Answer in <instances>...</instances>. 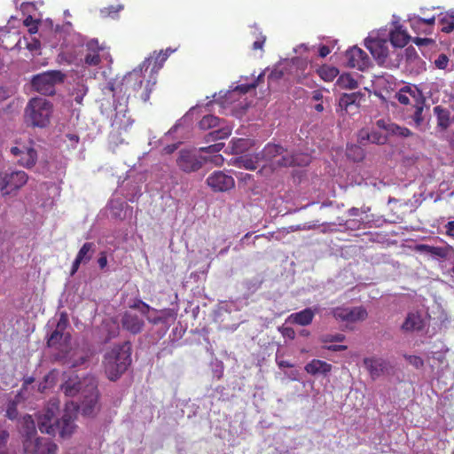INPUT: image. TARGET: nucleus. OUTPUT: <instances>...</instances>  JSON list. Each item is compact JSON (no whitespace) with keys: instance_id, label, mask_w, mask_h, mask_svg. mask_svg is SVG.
I'll use <instances>...</instances> for the list:
<instances>
[{"instance_id":"4c0bfd02","label":"nucleus","mask_w":454,"mask_h":454,"mask_svg":"<svg viewBox=\"0 0 454 454\" xmlns=\"http://www.w3.org/2000/svg\"><path fill=\"white\" fill-rule=\"evenodd\" d=\"M441 30L445 33L454 31V15L450 13L443 14L440 19Z\"/></svg>"},{"instance_id":"b1692460","label":"nucleus","mask_w":454,"mask_h":454,"mask_svg":"<svg viewBox=\"0 0 454 454\" xmlns=\"http://www.w3.org/2000/svg\"><path fill=\"white\" fill-rule=\"evenodd\" d=\"M121 325L123 329L132 334H137L142 331L145 323L141 316L133 311H126L122 315Z\"/></svg>"},{"instance_id":"a18cd8bd","label":"nucleus","mask_w":454,"mask_h":454,"mask_svg":"<svg viewBox=\"0 0 454 454\" xmlns=\"http://www.w3.org/2000/svg\"><path fill=\"white\" fill-rule=\"evenodd\" d=\"M124 6L122 4H117V5H110L108 7H104L100 10V14L102 17H111V18H116L118 16V13L123 10Z\"/></svg>"},{"instance_id":"864d4df0","label":"nucleus","mask_w":454,"mask_h":454,"mask_svg":"<svg viewBox=\"0 0 454 454\" xmlns=\"http://www.w3.org/2000/svg\"><path fill=\"white\" fill-rule=\"evenodd\" d=\"M345 336L341 333L326 334L322 337V341L332 342V341H342Z\"/></svg>"},{"instance_id":"20e7f679","label":"nucleus","mask_w":454,"mask_h":454,"mask_svg":"<svg viewBox=\"0 0 454 454\" xmlns=\"http://www.w3.org/2000/svg\"><path fill=\"white\" fill-rule=\"evenodd\" d=\"M259 154L262 162L260 173L268 168L274 171L283 167L307 166L311 160L307 153H294L276 144L266 145Z\"/></svg>"},{"instance_id":"338daca9","label":"nucleus","mask_w":454,"mask_h":454,"mask_svg":"<svg viewBox=\"0 0 454 454\" xmlns=\"http://www.w3.org/2000/svg\"><path fill=\"white\" fill-rule=\"evenodd\" d=\"M177 148V145L176 144H172V145H164L162 146V151L166 153V154H170L172 153L174 151H176Z\"/></svg>"},{"instance_id":"cd10ccee","label":"nucleus","mask_w":454,"mask_h":454,"mask_svg":"<svg viewBox=\"0 0 454 454\" xmlns=\"http://www.w3.org/2000/svg\"><path fill=\"white\" fill-rule=\"evenodd\" d=\"M304 370L310 375H325L332 370V364L319 359H313L309 362Z\"/></svg>"},{"instance_id":"c85d7f7f","label":"nucleus","mask_w":454,"mask_h":454,"mask_svg":"<svg viewBox=\"0 0 454 454\" xmlns=\"http://www.w3.org/2000/svg\"><path fill=\"white\" fill-rule=\"evenodd\" d=\"M361 98L362 95L360 93H344L340 98L339 106L341 110L348 113L349 108H357V105Z\"/></svg>"},{"instance_id":"423d86ee","label":"nucleus","mask_w":454,"mask_h":454,"mask_svg":"<svg viewBox=\"0 0 454 454\" xmlns=\"http://www.w3.org/2000/svg\"><path fill=\"white\" fill-rule=\"evenodd\" d=\"M131 348L129 342L113 347L104 356V368L110 380H116L131 363Z\"/></svg>"},{"instance_id":"4be33fe9","label":"nucleus","mask_w":454,"mask_h":454,"mask_svg":"<svg viewBox=\"0 0 454 454\" xmlns=\"http://www.w3.org/2000/svg\"><path fill=\"white\" fill-rule=\"evenodd\" d=\"M427 313L410 312L402 325V329L405 332L420 331L427 325Z\"/></svg>"},{"instance_id":"f704fd0d","label":"nucleus","mask_w":454,"mask_h":454,"mask_svg":"<svg viewBox=\"0 0 454 454\" xmlns=\"http://www.w3.org/2000/svg\"><path fill=\"white\" fill-rule=\"evenodd\" d=\"M318 75L325 82H331L339 74V70L331 66H323L317 70Z\"/></svg>"},{"instance_id":"e433bc0d","label":"nucleus","mask_w":454,"mask_h":454,"mask_svg":"<svg viewBox=\"0 0 454 454\" xmlns=\"http://www.w3.org/2000/svg\"><path fill=\"white\" fill-rule=\"evenodd\" d=\"M434 65L436 68L446 71H452L454 69L453 62L450 61L446 54H439L434 60Z\"/></svg>"},{"instance_id":"c03bdc74","label":"nucleus","mask_w":454,"mask_h":454,"mask_svg":"<svg viewBox=\"0 0 454 454\" xmlns=\"http://www.w3.org/2000/svg\"><path fill=\"white\" fill-rule=\"evenodd\" d=\"M409 22L411 27H415V24H422V25H428L433 26L435 22V17L432 16L431 18H420L418 15H411L409 16Z\"/></svg>"},{"instance_id":"6e6552de","label":"nucleus","mask_w":454,"mask_h":454,"mask_svg":"<svg viewBox=\"0 0 454 454\" xmlns=\"http://www.w3.org/2000/svg\"><path fill=\"white\" fill-rule=\"evenodd\" d=\"M52 105L43 98H31L25 108V121L33 127L44 128L50 123Z\"/></svg>"},{"instance_id":"9b49d317","label":"nucleus","mask_w":454,"mask_h":454,"mask_svg":"<svg viewBox=\"0 0 454 454\" xmlns=\"http://www.w3.org/2000/svg\"><path fill=\"white\" fill-rule=\"evenodd\" d=\"M168 57L169 53L163 52V51L159 52L154 51L153 55L149 57L151 58V65L148 69V79L145 87V92L141 95V99L144 102L149 100L151 91L157 82V74Z\"/></svg>"},{"instance_id":"4d7b16f0","label":"nucleus","mask_w":454,"mask_h":454,"mask_svg":"<svg viewBox=\"0 0 454 454\" xmlns=\"http://www.w3.org/2000/svg\"><path fill=\"white\" fill-rule=\"evenodd\" d=\"M376 125H377L378 128H380L381 129H384V130L387 131L390 134V126L394 125V123L390 122V121H388L387 120L380 119V120H378L376 121Z\"/></svg>"},{"instance_id":"dca6fc26","label":"nucleus","mask_w":454,"mask_h":454,"mask_svg":"<svg viewBox=\"0 0 454 454\" xmlns=\"http://www.w3.org/2000/svg\"><path fill=\"white\" fill-rule=\"evenodd\" d=\"M345 65L351 68L364 71L371 66V59L368 54L357 46L348 49L344 55Z\"/></svg>"},{"instance_id":"de8ad7c7","label":"nucleus","mask_w":454,"mask_h":454,"mask_svg":"<svg viewBox=\"0 0 454 454\" xmlns=\"http://www.w3.org/2000/svg\"><path fill=\"white\" fill-rule=\"evenodd\" d=\"M138 309L142 316L146 317L147 320L153 324H158L161 321V318L158 316L153 317L149 315L151 308L145 302H141L138 305Z\"/></svg>"},{"instance_id":"bb28decb","label":"nucleus","mask_w":454,"mask_h":454,"mask_svg":"<svg viewBox=\"0 0 454 454\" xmlns=\"http://www.w3.org/2000/svg\"><path fill=\"white\" fill-rule=\"evenodd\" d=\"M314 316L315 310L310 308H307L301 311L291 314L287 317L286 322L306 326L312 322Z\"/></svg>"},{"instance_id":"a878e982","label":"nucleus","mask_w":454,"mask_h":454,"mask_svg":"<svg viewBox=\"0 0 454 454\" xmlns=\"http://www.w3.org/2000/svg\"><path fill=\"white\" fill-rule=\"evenodd\" d=\"M223 143H217L207 147L199 148L201 154L207 157V162L212 163L215 166H221L223 163V157L218 153L223 148Z\"/></svg>"},{"instance_id":"473e14b6","label":"nucleus","mask_w":454,"mask_h":454,"mask_svg":"<svg viewBox=\"0 0 454 454\" xmlns=\"http://www.w3.org/2000/svg\"><path fill=\"white\" fill-rule=\"evenodd\" d=\"M336 85L340 89L354 90L358 87V82L350 74L345 73L338 77Z\"/></svg>"},{"instance_id":"393cba45","label":"nucleus","mask_w":454,"mask_h":454,"mask_svg":"<svg viewBox=\"0 0 454 454\" xmlns=\"http://www.w3.org/2000/svg\"><path fill=\"white\" fill-rule=\"evenodd\" d=\"M386 141L387 137L377 130L362 129L357 134V142L362 145H364L368 142L376 145H383Z\"/></svg>"},{"instance_id":"5701e85b","label":"nucleus","mask_w":454,"mask_h":454,"mask_svg":"<svg viewBox=\"0 0 454 454\" xmlns=\"http://www.w3.org/2000/svg\"><path fill=\"white\" fill-rule=\"evenodd\" d=\"M96 253V245L93 242L84 243L78 251L76 257L72 264L71 275H74L82 263L85 264L90 261Z\"/></svg>"},{"instance_id":"58836bf2","label":"nucleus","mask_w":454,"mask_h":454,"mask_svg":"<svg viewBox=\"0 0 454 454\" xmlns=\"http://www.w3.org/2000/svg\"><path fill=\"white\" fill-rule=\"evenodd\" d=\"M220 119L213 114H206L199 122V126L201 129H208L215 128L219 125Z\"/></svg>"},{"instance_id":"37998d69","label":"nucleus","mask_w":454,"mask_h":454,"mask_svg":"<svg viewBox=\"0 0 454 454\" xmlns=\"http://www.w3.org/2000/svg\"><path fill=\"white\" fill-rule=\"evenodd\" d=\"M442 269L444 274L454 278V254L452 253L442 261Z\"/></svg>"},{"instance_id":"5fc2aeb1","label":"nucleus","mask_w":454,"mask_h":454,"mask_svg":"<svg viewBox=\"0 0 454 454\" xmlns=\"http://www.w3.org/2000/svg\"><path fill=\"white\" fill-rule=\"evenodd\" d=\"M9 434L6 430L0 427V449L4 447L8 440ZM0 454H7L4 450H0Z\"/></svg>"},{"instance_id":"13d9d810","label":"nucleus","mask_w":454,"mask_h":454,"mask_svg":"<svg viewBox=\"0 0 454 454\" xmlns=\"http://www.w3.org/2000/svg\"><path fill=\"white\" fill-rule=\"evenodd\" d=\"M266 37L260 34V35L256 38V40L253 43L254 50H262L264 44Z\"/></svg>"},{"instance_id":"e2e57ef3","label":"nucleus","mask_w":454,"mask_h":454,"mask_svg":"<svg viewBox=\"0 0 454 454\" xmlns=\"http://www.w3.org/2000/svg\"><path fill=\"white\" fill-rule=\"evenodd\" d=\"M98 263L100 269H105L107 265V258L105 252L100 253V256L98 259Z\"/></svg>"},{"instance_id":"2eb2a0df","label":"nucleus","mask_w":454,"mask_h":454,"mask_svg":"<svg viewBox=\"0 0 454 454\" xmlns=\"http://www.w3.org/2000/svg\"><path fill=\"white\" fill-rule=\"evenodd\" d=\"M333 317L342 323L350 324L364 320L367 311L363 306L338 307L332 310Z\"/></svg>"},{"instance_id":"6e6d98bb","label":"nucleus","mask_w":454,"mask_h":454,"mask_svg":"<svg viewBox=\"0 0 454 454\" xmlns=\"http://www.w3.org/2000/svg\"><path fill=\"white\" fill-rule=\"evenodd\" d=\"M122 207H123V203L122 202H114V201H112L111 202V210L113 211V214L115 215V216H118V217H121V211L122 210Z\"/></svg>"},{"instance_id":"c9c22d12","label":"nucleus","mask_w":454,"mask_h":454,"mask_svg":"<svg viewBox=\"0 0 454 454\" xmlns=\"http://www.w3.org/2000/svg\"><path fill=\"white\" fill-rule=\"evenodd\" d=\"M346 154L353 161H361L364 158V150L356 145H348L346 148Z\"/></svg>"},{"instance_id":"7ed1b4c3","label":"nucleus","mask_w":454,"mask_h":454,"mask_svg":"<svg viewBox=\"0 0 454 454\" xmlns=\"http://www.w3.org/2000/svg\"><path fill=\"white\" fill-rule=\"evenodd\" d=\"M102 51L98 40L91 39L85 44L81 35L69 33L60 45L59 56L69 64L96 67L101 61Z\"/></svg>"},{"instance_id":"f8f14e48","label":"nucleus","mask_w":454,"mask_h":454,"mask_svg":"<svg viewBox=\"0 0 454 454\" xmlns=\"http://www.w3.org/2000/svg\"><path fill=\"white\" fill-rule=\"evenodd\" d=\"M57 444L49 437L28 436L23 440L24 454H56Z\"/></svg>"},{"instance_id":"0eeeda50","label":"nucleus","mask_w":454,"mask_h":454,"mask_svg":"<svg viewBox=\"0 0 454 454\" xmlns=\"http://www.w3.org/2000/svg\"><path fill=\"white\" fill-rule=\"evenodd\" d=\"M264 75L263 73L260 74L257 77V80L250 84H240L230 87L225 92L220 91L215 99L217 103H219L223 108L231 106L233 110L236 109H245L247 107V103L246 98H243L244 96L251 90L254 89L258 82Z\"/></svg>"},{"instance_id":"aec40b11","label":"nucleus","mask_w":454,"mask_h":454,"mask_svg":"<svg viewBox=\"0 0 454 454\" xmlns=\"http://www.w3.org/2000/svg\"><path fill=\"white\" fill-rule=\"evenodd\" d=\"M422 98L421 91L415 85L403 86L395 95V98L400 104L408 106V108L412 106Z\"/></svg>"},{"instance_id":"1a4fd4ad","label":"nucleus","mask_w":454,"mask_h":454,"mask_svg":"<svg viewBox=\"0 0 454 454\" xmlns=\"http://www.w3.org/2000/svg\"><path fill=\"white\" fill-rule=\"evenodd\" d=\"M207 163V157L199 148L183 149L178 153L177 167L185 173L198 171Z\"/></svg>"},{"instance_id":"680f3d73","label":"nucleus","mask_w":454,"mask_h":454,"mask_svg":"<svg viewBox=\"0 0 454 454\" xmlns=\"http://www.w3.org/2000/svg\"><path fill=\"white\" fill-rule=\"evenodd\" d=\"M282 335L288 339H294L295 337V332L291 327H284L282 329Z\"/></svg>"},{"instance_id":"09e8293b","label":"nucleus","mask_w":454,"mask_h":454,"mask_svg":"<svg viewBox=\"0 0 454 454\" xmlns=\"http://www.w3.org/2000/svg\"><path fill=\"white\" fill-rule=\"evenodd\" d=\"M390 134L401 137H408L413 135L408 128L399 126L395 123L390 126Z\"/></svg>"},{"instance_id":"f03ea898","label":"nucleus","mask_w":454,"mask_h":454,"mask_svg":"<svg viewBox=\"0 0 454 454\" xmlns=\"http://www.w3.org/2000/svg\"><path fill=\"white\" fill-rule=\"evenodd\" d=\"M79 408L73 402L71 403H67L62 418L56 419V414L59 411V401L58 398H51L37 418L40 431L48 434L59 433L62 438L70 437L76 428L74 419Z\"/></svg>"},{"instance_id":"0e129e2a","label":"nucleus","mask_w":454,"mask_h":454,"mask_svg":"<svg viewBox=\"0 0 454 454\" xmlns=\"http://www.w3.org/2000/svg\"><path fill=\"white\" fill-rule=\"evenodd\" d=\"M433 246L421 244L417 246V250L422 254H425L427 255H429V253L431 251Z\"/></svg>"},{"instance_id":"8fccbe9b","label":"nucleus","mask_w":454,"mask_h":454,"mask_svg":"<svg viewBox=\"0 0 454 454\" xmlns=\"http://www.w3.org/2000/svg\"><path fill=\"white\" fill-rule=\"evenodd\" d=\"M17 403L18 401L13 400L10 401L7 404L6 417L11 420H14L18 418Z\"/></svg>"},{"instance_id":"f3484780","label":"nucleus","mask_w":454,"mask_h":454,"mask_svg":"<svg viewBox=\"0 0 454 454\" xmlns=\"http://www.w3.org/2000/svg\"><path fill=\"white\" fill-rule=\"evenodd\" d=\"M27 175L22 170L2 173L0 190L4 194H9L12 191L19 190L27 182Z\"/></svg>"},{"instance_id":"7c9ffc66","label":"nucleus","mask_w":454,"mask_h":454,"mask_svg":"<svg viewBox=\"0 0 454 454\" xmlns=\"http://www.w3.org/2000/svg\"><path fill=\"white\" fill-rule=\"evenodd\" d=\"M262 162L259 153L255 155H247L239 159V166L246 169L254 170L258 168H262Z\"/></svg>"},{"instance_id":"ddd939ff","label":"nucleus","mask_w":454,"mask_h":454,"mask_svg":"<svg viewBox=\"0 0 454 454\" xmlns=\"http://www.w3.org/2000/svg\"><path fill=\"white\" fill-rule=\"evenodd\" d=\"M10 152L16 158L17 162L25 168H29L36 162L37 152L35 144L30 140L27 143H17Z\"/></svg>"},{"instance_id":"39448f33","label":"nucleus","mask_w":454,"mask_h":454,"mask_svg":"<svg viewBox=\"0 0 454 454\" xmlns=\"http://www.w3.org/2000/svg\"><path fill=\"white\" fill-rule=\"evenodd\" d=\"M62 390L67 396H74L81 393L83 396L81 404L82 413L86 416H92L94 414L98 393L93 378H86L83 381L70 379L62 385Z\"/></svg>"},{"instance_id":"774afa93","label":"nucleus","mask_w":454,"mask_h":454,"mask_svg":"<svg viewBox=\"0 0 454 454\" xmlns=\"http://www.w3.org/2000/svg\"><path fill=\"white\" fill-rule=\"evenodd\" d=\"M446 233L449 236L454 237V221L449 222L446 226Z\"/></svg>"},{"instance_id":"2f4dec72","label":"nucleus","mask_w":454,"mask_h":454,"mask_svg":"<svg viewBox=\"0 0 454 454\" xmlns=\"http://www.w3.org/2000/svg\"><path fill=\"white\" fill-rule=\"evenodd\" d=\"M20 427L23 433L24 439L28 436H34L36 434L35 424L30 415H26L20 421Z\"/></svg>"},{"instance_id":"6ab92c4d","label":"nucleus","mask_w":454,"mask_h":454,"mask_svg":"<svg viewBox=\"0 0 454 454\" xmlns=\"http://www.w3.org/2000/svg\"><path fill=\"white\" fill-rule=\"evenodd\" d=\"M425 100L422 98L417 101L412 106L407 108V118L410 120L408 122L413 125L417 129L425 131L427 126V117L424 114Z\"/></svg>"},{"instance_id":"bf43d9fd","label":"nucleus","mask_w":454,"mask_h":454,"mask_svg":"<svg viewBox=\"0 0 454 454\" xmlns=\"http://www.w3.org/2000/svg\"><path fill=\"white\" fill-rule=\"evenodd\" d=\"M282 75H283V73L279 69L276 68V69L272 70L268 76L269 82L277 81L278 79L281 78Z\"/></svg>"},{"instance_id":"72a5a7b5","label":"nucleus","mask_w":454,"mask_h":454,"mask_svg":"<svg viewBox=\"0 0 454 454\" xmlns=\"http://www.w3.org/2000/svg\"><path fill=\"white\" fill-rule=\"evenodd\" d=\"M103 329L107 332V340L116 337L120 331L118 322L113 318L106 319L103 322Z\"/></svg>"},{"instance_id":"49530a36","label":"nucleus","mask_w":454,"mask_h":454,"mask_svg":"<svg viewBox=\"0 0 454 454\" xmlns=\"http://www.w3.org/2000/svg\"><path fill=\"white\" fill-rule=\"evenodd\" d=\"M434 110L438 114V125L442 129L448 128L450 124L449 113L440 106H435Z\"/></svg>"},{"instance_id":"052dcab7","label":"nucleus","mask_w":454,"mask_h":454,"mask_svg":"<svg viewBox=\"0 0 454 454\" xmlns=\"http://www.w3.org/2000/svg\"><path fill=\"white\" fill-rule=\"evenodd\" d=\"M67 325V316L65 314H61L60 316V318L57 324V327L56 329L61 331V332H64V330L66 329Z\"/></svg>"},{"instance_id":"a19ab883","label":"nucleus","mask_w":454,"mask_h":454,"mask_svg":"<svg viewBox=\"0 0 454 454\" xmlns=\"http://www.w3.org/2000/svg\"><path fill=\"white\" fill-rule=\"evenodd\" d=\"M88 92V87L82 82H77L74 88L73 96L77 104H81Z\"/></svg>"},{"instance_id":"69168bd1","label":"nucleus","mask_w":454,"mask_h":454,"mask_svg":"<svg viewBox=\"0 0 454 454\" xmlns=\"http://www.w3.org/2000/svg\"><path fill=\"white\" fill-rule=\"evenodd\" d=\"M163 138L156 139V137L150 138L149 145H152L154 148H159L163 146Z\"/></svg>"},{"instance_id":"c756f323","label":"nucleus","mask_w":454,"mask_h":454,"mask_svg":"<svg viewBox=\"0 0 454 454\" xmlns=\"http://www.w3.org/2000/svg\"><path fill=\"white\" fill-rule=\"evenodd\" d=\"M390 43L394 47H404L409 43V35L401 27H395L394 30L389 33Z\"/></svg>"},{"instance_id":"ea45409f","label":"nucleus","mask_w":454,"mask_h":454,"mask_svg":"<svg viewBox=\"0 0 454 454\" xmlns=\"http://www.w3.org/2000/svg\"><path fill=\"white\" fill-rule=\"evenodd\" d=\"M231 134V128L228 125L222 126L208 134L211 140L225 139Z\"/></svg>"},{"instance_id":"a211bd4d","label":"nucleus","mask_w":454,"mask_h":454,"mask_svg":"<svg viewBox=\"0 0 454 454\" xmlns=\"http://www.w3.org/2000/svg\"><path fill=\"white\" fill-rule=\"evenodd\" d=\"M206 182L214 192H226L235 185L233 177L220 170L210 174Z\"/></svg>"},{"instance_id":"603ef678","label":"nucleus","mask_w":454,"mask_h":454,"mask_svg":"<svg viewBox=\"0 0 454 454\" xmlns=\"http://www.w3.org/2000/svg\"><path fill=\"white\" fill-rule=\"evenodd\" d=\"M404 358L414 367L420 368L423 366V360L418 356L404 355Z\"/></svg>"},{"instance_id":"79ce46f5","label":"nucleus","mask_w":454,"mask_h":454,"mask_svg":"<svg viewBox=\"0 0 454 454\" xmlns=\"http://www.w3.org/2000/svg\"><path fill=\"white\" fill-rule=\"evenodd\" d=\"M451 253V250L443 247H432L429 256L437 260H444Z\"/></svg>"},{"instance_id":"9d476101","label":"nucleus","mask_w":454,"mask_h":454,"mask_svg":"<svg viewBox=\"0 0 454 454\" xmlns=\"http://www.w3.org/2000/svg\"><path fill=\"white\" fill-rule=\"evenodd\" d=\"M64 75L60 71H47L34 75L31 80L32 87L43 95H53L55 86L63 82Z\"/></svg>"},{"instance_id":"4468645a","label":"nucleus","mask_w":454,"mask_h":454,"mask_svg":"<svg viewBox=\"0 0 454 454\" xmlns=\"http://www.w3.org/2000/svg\"><path fill=\"white\" fill-rule=\"evenodd\" d=\"M364 45L379 64L384 65L387 63L389 54V42L386 38H381L378 34L374 35V33H372L365 38Z\"/></svg>"},{"instance_id":"412c9836","label":"nucleus","mask_w":454,"mask_h":454,"mask_svg":"<svg viewBox=\"0 0 454 454\" xmlns=\"http://www.w3.org/2000/svg\"><path fill=\"white\" fill-rule=\"evenodd\" d=\"M364 364L372 380L387 373L390 369L389 363L386 359L378 356L364 358Z\"/></svg>"},{"instance_id":"3c124183","label":"nucleus","mask_w":454,"mask_h":454,"mask_svg":"<svg viewBox=\"0 0 454 454\" xmlns=\"http://www.w3.org/2000/svg\"><path fill=\"white\" fill-rule=\"evenodd\" d=\"M63 337V332L55 329L48 338V345L50 347L55 346Z\"/></svg>"},{"instance_id":"f257e3e1","label":"nucleus","mask_w":454,"mask_h":454,"mask_svg":"<svg viewBox=\"0 0 454 454\" xmlns=\"http://www.w3.org/2000/svg\"><path fill=\"white\" fill-rule=\"evenodd\" d=\"M151 58H146L121 80L110 82L103 89L105 97L100 100L101 114L110 120L114 131H127L132 125L133 120L128 115L129 97L133 93L141 98L148 79Z\"/></svg>"}]
</instances>
